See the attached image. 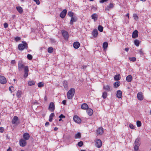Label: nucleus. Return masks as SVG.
Instances as JSON below:
<instances>
[{
  "mask_svg": "<svg viewBox=\"0 0 151 151\" xmlns=\"http://www.w3.org/2000/svg\"><path fill=\"white\" fill-rule=\"evenodd\" d=\"M24 68V76L26 78L28 76L29 72V68L28 66H24V65L21 62H19L18 63V69L19 71H22Z\"/></svg>",
  "mask_w": 151,
  "mask_h": 151,
  "instance_id": "f257e3e1",
  "label": "nucleus"
},
{
  "mask_svg": "<svg viewBox=\"0 0 151 151\" xmlns=\"http://www.w3.org/2000/svg\"><path fill=\"white\" fill-rule=\"evenodd\" d=\"M75 90L73 88H71L67 92V95L68 99H72L74 95Z\"/></svg>",
  "mask_w": 151,
  "mask_h": 151,
  "instance_id": "f03ea898",
  "label": "nucleus"
},
{
  "mask_svg": "<svg viewBox=\"0 0 151 151\" xmlns=\"http://www.w3.org/2000/svg\"><path fill=\"white\" fill-rule=\"evenodd\" d=\"M23 44H20L18 45V48L19 50H22L26 48L27 49V44L24 41L22 42Z\"/></svg>",
  "mask_w": 151,
  "mask_h": 151,
  "instance_id": "7ed1b4c3",
  "label": "nucleus"
},
{
  "mask_svg": "<svg viewBox=\"0 0 151 151\" xmlns=\"http://www.w3.org/2000/svg\"><path fill=\"white\" fill-rule=\"evenodd\" d=\"M55 109V105L54 103L53 102H51L49 104L48 110L51 112H53Z\"/></svg>",
  "mask_w": 151,
  "mask_h": 151,
  "instance_id": "20e7f679",
  "label": "nucleus"
},
{
  "mask_svg": "<svg viewBox=\"0 0 151 151\" xmlns=\"http://www.w3.org/2000/svg\"><path fill=\"white\" fill-rule=\"evenodd\" d=\"M95 145L98 148H100L102 145V142L100 139H97L95 140Z\"/></svg>",
  "mask_w": 151,
  "mask_h": 151,
  "instance_id": "39448f33",
  "label": "nucleus"
},
{
  "mask_svg": "<svg viewBox=\"0 0 151 151\" xmlns=\"http://www.w3.org/2000/svg\"><path fill=\"white\" fill-rule=\"evenodd\" d=\"M62 35L65 40H68V38L69 35L68 33L65 30L62 31Z\"/></svg>",
  "mask_w": 151,
  "mask_h": 151,
  "instance_id": "423d86ee",
  "label": "nucleus"
},
{
  "mask_svg": "<svg viewBox=\"0 0 151 151\" xmlns=\"http://www.w3.org/2000/svg\"><path fill=\"white\" fill-rule=\"evenodd\" d=\"M6 82V78L4 76H0V83L4 84Z\"/></svg>",
  "mask_w": 151,
  "mask_h": 151,
  "instance_id": "0eeeda50",
  "label": "nucleus"
},
{
  "mask_svg": "<svg viewBox=\"0 0 151 151\" xmlns=\"http://www.w3.org/2000/svg\"><path fill=\"white\" fill-rule=\"evenodd\" d=\"M67 10L65 9H64L60 14V17L62 18H64L65 17L67 13Z\"/></svg>",
  "mask_w": 151,
  "mask_h": 151,
  "instance_id": "6e6552de",
  "label": "nucleus"
},
{
  "mask_svg": "<svg viewBox=\"0 0 151 151\" xmlns=\"http://www.w3.org/2000/svg\"><path fill=\"white\" fill-rule=\"evenodd\" d=\"M114 5L113 3H110L105 8V10L106 11H109L111 9L113 8Z\"/></svg>",
  "mask_w": 151,
  "mask_h": 151,
  "instance_id": "1a4fd4ad",
  "label": "nucleus"
},
{
  "mask_svg": "<svg viewBox=\"0 0 151 151\" xmlns=\"http://www.w3.org/2000/svg\"><path fill=\"white\" fill-rule=\"evenodd\" d=\"M73 120L75 122L78 124L80 123L81 122V119L77 116H74Z\"/></svg>",
  "mask_w": 151,
  "mask_h": 151,
  "instance_id": "9d476101",
  "label": "nucleus"
},
{
  "mask_svg": "<svg viewBox=\"0 0 151 151\" xmlns=\"http://www.w3.org/2000/svg\"><path fill=\"white\" fill-rule=\"evenodd\" d=\"M26 141L22 139L19 141V144L20 146L24 147L26 145Z\"/></svg>",
  "mask_w": 151,
  "mask_h": 151,
  "instance_id": "9b49d317",
  "label": "nucleus"
},
{
  "mask_svg": "<svg viewBox=\"0 0 151 151\" xmlns=\"http://www.w3.org/2000/svg\"><path fill=\"white\" fill-rule=\"evenodd\" d=\"M138 31L135 30L132 33V37L133 38H135L138 37Z\"/></svg>",
  "mask_w": 151,
  "mask_h": 151,
  "instance_id": "f8f14e48",
  "label": "nucleus"
},
{
  "mask_svg": "<svg viewBox=\"0 0 151 151\" xmlns=\"http://www.w3.org/2000/svg\"><path fill=\"white\" fill-rule=\"evenodd\" d=\"M91 18L93 19L94 22H96L98 19V15L94 13L91 15Z\"/></svg>",
  "mask_w": 151,
  "mask_h": 151,
  "instance_id": "ddd939ff",
  "label": "nucleus"
},
{
  "mask_svg": "<svg viewBox=\"0 0 151 151\" xmlns=\"http://www.w3.org/2000/svg\"><path fill=\"white\" fill-rule=\"evenodd\" d=\"M104 132L103 129L102 128H99L97 131V133L98 134L101 135Z\"/></svg>",
  "mask_w": 151,
  "mask_h": 151,
  "instance_id": "4468645a",
  "label": "nucleus"
},
{
  "mask_svg": "<svg viewBox=\"0 0 151 151\" xmlns=\"http://www.w3.org/2000/svg\"><path fill=\"white\" fill-rule=\"evenodd\" d=\"M24 138L25 140H28L29 139V135L28 133H25L23 135Z\"/></svg>",
  "mask_w": 151,
  "mask_h": 151,
  "instance_id": "2eb2a0df",
  "label": "nucleus"
},
{
  "mask_svg": "<svg viewBox=\"0 0 151 151\" xmlns=\"http://www.w3.org/2000/svg\"><path fill=\"white\" fill-rule=\"evenodd\" d=\"M77 20V18L75 17H71V19L70 22V24L71 25L73 24V23L76 22Z\"/></svg>",
  "mask_w": 151,
  "mask_h": 151,
  "instance_id": "dca6fc26",
  "label": "nucleus"
},
{
  "mask_svg": "<svg viewBox=\"0 0 151 151\" xmlns=\"http://www.w3.org/2000/svg\"><path fill=\"white\" fill-rule=\"evenodd\" d=\"M80 45V43L78 42H74L73 44V46L75 49L78 48Z\"/></svg>",
  "mask_w": 151,
  "mask_h": 151,
  "instance_id": "f3484780",
  "label": "nucleus"
},
{
  "mask_svg": "<svg viewBox=\"0 0 151 151\" xmlns=\"http://www.w3.org/2000/svg\"><path fill=\"white\" fill-rule=\"evenodd\" d=\"M18 117L16 116H14L12 121V123L13 124H15L16 123L17 121L18 120Z\"/></svg>",
  "mask_w": 151,
  "mask_h": 151,
  "instance_id": "a211bd4d",
  "label": "nucleus"
},
{
  "mask_svg": "<svg viewBox=\"0 0 151 151\" xmlns=\"http://www.w3.org/2000/svg\"><path fill=\"white\" fill-rule=\"evenodd\" d=\"M86 111L88 114L90 116H91L93 113V110L90 108H88L86 109Z\"/></svg>",
  "mask_w": 151,
  "mask_h": 151,
  "instance_id": "6ab92c4d",
  "label": "nucleus"
},
{
  "mask_svg": "<svg viewBox=\"0 0 151 151\" xmlns=\"http://www.w3.org/2000/svg\"><path fill=\"white\" fill-rule=\"evenodd\" d=\"M81 108L83 109H87L88 108V105L86 103L83 104L81 105Z\"/></svg>",
  "mask_w": 151,
  "mask_h": 151,
  "instance_id": "aec40b11",
  "label": "nucleus"
},
{
  "mask_svg": "<svg viewBox=\"0 0 151 151\" xmlns=\"http://www.w3.org/2000/svg\"><path fill=\"white\" fill-rule=\"evenodd\" d=\"M98 34V31L97 29H93V35L94 37H96L97 36Z\"/></svg>",
  "mask_w": 151,
  "mask_h": 151,
  "instance_id": "412c9836",
  "label": "nucleus"
},
{
  "mask_svg": "<svg viewBox=\"0 0 151 151\" xmlns=\"http://www.w3.org/2000/svg\"><path fill=\"white\" fill-rule=\"evenodd\" d=\"M122 95V92L120 90H118L117 91L116 96L118 98L121 97Z\"/></svg>",
  "mask_w": 151,
  "mask_h": 151,
  "instance_id": "4be33fe9",
  "label": "nucleus"
},
{
  "mask_svg": "<svg viewBox=\"0 0 151 151\" xmlns=\"http://www.w3.org/2000/svg\"><path fill=\"white\" fill-rule=\"evenodd\" d=\"M140 138H137L135 141V145H140Z\"/></svg>",
  "mask_w": 151,
  "mask_h": 151,
  "instance_id": "5701e85b",
  "label": "nucleus"
},
{
  "mask_svg": "<svg viewBox=\"0 0 151 151\" xmlns=\"http://www.w3.org/2000/svg\"><path fill=\"white\" fill-rule=\"evenodd\" d=\"M126 80L127 82H131L132 80V77L131 75H129L126 78Z\"/></svg>",
  "mask_w": 151,
  "mask_h": 151,
  "instance_id": "b1692460",
  "label": "nucleus"
},
{
  "mask_svg": "<svg viewBox=\"0 0 151 151\" xmlns=\"http://www.w3.org/2000/svg\"><path fill=\"white\" fill-rule=\"evenodd\" d=\"M55 116L54 113H52L50 115L49 119V121L50 122H51L53 119L52 117Z\"/></svg>",
  "mask_w": 151,
  "mask_h": 151,
  "instance_id": "393cba45",
  "label": "nucleus"
},
{
  "mask_svg": "<svg viewBox=\"0 0 151 151\" xmlns=\"http://www.w3.org/2000/svg\"><path fill=\"white\" fill-rule=\"evenodd\" d=\"M16 9L19 13L21 14L22 13V9L21 6L16 7Z\"/></svg>",
  "mask_w": 151,
  "mask_h": 151,
  "instance_id": "a878e982",
  "label": "nucleus"
},
{
  "mask_svg": "<svg viewBox=\"0 0 151 151\" xmlns=\"http://www.w3.org/2000/svg\"><path fill=\"white\" fill-rule=\"evenodd\" d=\"M63 84L65 89H67L68 88V83L67 81H64L63 82Z\"/></svg>",
  "mask_w": 151,
  "mask_h": 151,
  "instance_id": "bb28decb",
  "label": "nucleus"
},
{
  "mask_svg": "<svg viewBox=\"0 0 151 151\" xmlns=\"http://www.w3.org/2000/svg\"><path fill=\"white\" fill-rule=\"evenodd\" d=\"M74 137L75 139H80L81 137V134L80 132H78L75 135Z\"/></svg>",
  "mask_w": 151,
  "mask_h": 151,
  "instance_id": "cd10ccee",
  "label": "nucleus"
},
{
  "mask_svg": "<svg viewBox=\"0 0 151 151\" xmlns=\"http://www.w3.org/2000/svg\"><path fill=\"white\" fill-rule=\"evenodd\" d=\"M137 97L138 100H142V92H139L137 95Z\"/></svg>",
  "mask_w": 151,
  "mask_h": 151,
  "instance_id": "c85d7f7f",
  "label": "nucleus"
},
{
  "mask_svg": "<svg viewBox=\"0 0 151 151\" xmlns=\"http://www.w3.org/2000/svg\"><path fill=\"white\" fill-rule=\"evenodd\" d=\"M120 84V83L119 81L116 82L114 84V85L115 87L117 88L119 86Z\"/></svg>",
  "mask_w": 151,
  "mask_h": 151,
  "instance_id": "c756f323",
  "label": "nucleus"
},
{
  "mask_svg": "<svg viewBox=\"0 0 151 151\" xmlns=\"http://www.w3.org/2000/svg\"><path fill=\"white\" fill-rule=\"evenodd\" d=\"M103 89H104L106 91H110V87L108 85H106V86H104L103 87Z\"/></svg>",
  "mask_w": 151,
  "mask_h": 151,
  "instance_id": "7c9ffc66",
  "label": "nucleus"
},
{
  "mask_svg": "<svg viewBox=\"0 0 151 151\" xmlns=\"http://www.w3.org/2000/svg\"><path fill=\"white\" fill-rule=\"evenodd\" d=\"M108 46V44L107 42H104L103 44V47L104 49H106Z\"/></svg>",
  "mask_w": 151,
  "mask_h": 151,
  "instance_id": "2f4dec72",
  "label": "nucleus"
},
{
  "mask_svg": "<svg viewBox=\"0 0 151 151\" xmlns=\"http://www.w3.org/2000/svg\"><path fill=\"white\" fill-rule=\"evenodd\" d=\"M22 93V92L21 91L19 90L17 92L16 94L17 97L19 98L21 96Z\"/></svg>",
  "mask_w": 151,
  "mask_h": 151,
  "instance_id": "473e14b6",
  "label": "nucleus"
},
{
  "mask_svg": "<svg viewBox=\"0 0 151 151\" xmlns=\"http://www.w3.org/2000/svg\"><path fill=\"white\" fill-rule=\"evenodd\" d=\"M134 45L137 46H138L139 44V41L138 40H135L134 41Z\"/></svg>",
  "mask_w": 151,
  "mask_h": 151,
  "instance_id": "72a5a7b5",
  "label": "nucleus"
},
{
  "mask_svg": "<svg viewBox=\"0 0 151 151\" xmlns=\"http://www.w3.org/2000/svg\"><path fill=\"white\" fill-rule=\"evenodd\" d=\"M120 75L119 74L116 75L114 77V79L115 80L118 81L120 79Z\"/></svg>",
  "mask_w": 151,
  "mask_h": 151,
  "instance_id": "f704fd0d",
  "label": "nucleus"
},
{
  "mask_svg": "<svg viewBox=\"0 0 151 151\" xmlns=\"http://www.w3.org/2000/svg\"><path fill=\"white\" fill-rule=\"evenodd\" d=\"M28 84L29 86H32L34 85L35 84V82L34 81H29L28 82Z\"/></svg>",
  "mask_w": 151,
  "mask_h": 151,
  "instance_id": "c9c22d12",
  "label": "nucleus"
},
{
  "mask_svg": "<svg viewBox=\"0 0 151 151\" xmlns=\"http://www.w3.org/2000/svg\"><path fill=\"white\" fill-rule=\"evenodd\" d=\"M48 52L49 53H51L53 51V48L52 47H49L47 50Z\"/></svg>",
  "mask_w": 151,
  "mask_h": 151,
  "instance_id": "e433bc0d",
  "label": "nucleus"
},
{
  "mask_svg": "<svg viewBox=\"0 0 151 151\" xmlns=\"http://www.w3.org/2000/svg\"><path fill=\"white\" fill-rule=\"evenodd\" d=\"M98 29L100 32H102L103 30V27L100 25H99L98 27Z\"/></svg>",
  "mask_w": 151,
  "mask_h": 151,
  "instance_id": "4c0bfd02",
  "label": "nucleus"
},
{
  "mask_svg": "<svg viewBox=\"0 0 151 151\" xmlns=\"http://www.w3.org/2000/svg\"><path fill=\"white\" fill-rule=\"evenodd\" d=\"M38 86L39 87H42L44 86V83L42 82H40L38 83Z\"/></svg>",
  "mask_w": 151,
  "mask_h": 151,
  "instance_id": "58836bf2",
  "label": "nucleus"
},
{
  "mask_svg": "<svg viewBox=\"0 0 151 151\" xmlns=\"http://www.w3.org/2000/svg\"><path fill=\"white\" fill-rule=\"evenodd\" d=\"M74 13L71 12H69L68 13V15L71 17H73Z\"/></svg>",
  "mask_w": 151,
  "mask_h": 151,
  "instance_id": "ea45409f",
  "label": "nucleus"
},
{
  "mask_svg": "<svg viewBox=\"0 0 151 151\" xmlns=\"http://www.w3.org/2000/svg\"><path fill=\"white\" fill-rule=\"evenodd\" d=\"M107 96V93L106 92H104L102 95V97L104 99L106 98Z\"/></svg>",
  "mask_w": 151,
  "mask_h": 151,
  "instance_id": "a19ab883",
  "label": "nucleus"
},
{
  "mask_svg": "<svg viewBox=\"0 0 151 151\" xmlns=\"http://www.w3.org/2000/svg\"><path fill=\"white\" fill-rule=\"evenodd\" d=\"M137 125L138 127H140L141 125V122L139 121H137Z\"/></svg>",
  "mask_w": 151,
  "mask_h": 151,
  "instance_id": "79ce46f5",
  "label": "nucleus"
},
{
  "mask_svg": "<svg viewBox=\"0 0 151 151\" xmlns=\"http://www.w3.org/2000/svg\"><path fill=\"white\" fill-rule=\"evenodd\" d=\"M129 60L130 61L134 62L136 60V58L135 57H131L129 58Z\"/></svg>",
  "mask_w": 151,
  "mask_h": 151,
  "instance_id": "37998d69",
  "label": "nucleus"
},
{
  "mask_svg": "<svg viewBox=\"0 0 151 151\" xmlns=\"http://www.w3.org/2000/svg\"><path fill=\"white\" fill-rule=\"evenodd\" d=\"M27 58L29 60H31L32 59V56L31 55L28 54L27 55Z\"/></svg>",
  "mask_w": 151,
  "mask_h": 151,
  "instance_id": "c03bdc74",
  "label": "nucleus"
},
{
  "mask_svg": "<svg viewBox=\"0 0 151 151\" xmlns=\"http://www.w3.org/2000/svg\"><path fill=\"white\" fill-rule=\"evenodd\" d=\"M83 144V142L82 141H81L79 142L78 143V145L80 147L82 146Z\"/></svg>",
  "mask_w": 151,
  "mask_h": 151,
  "instance_id": "a18cd8bd",
  "label": "nucleus"
},
{
  "mask_svg": "<svg viewBox=\"0 0 151 151\" xmlns=\"http://www.w3.org/2000/svg\"><path fill=\"white\" fill-rule=\"evenodd\" d=\"M9 90L11 91V92L12 93V91H14V88L13 86H11L9 87Z\"/></svg>",
  "mask_w": 151,
  "mask_h": 151,
  "instance_id": "49530a36",
  "label": "nucleus"
},
{
  "mask_svg": "<svg viewBox=\"0 0 151 151\" xmlns=\"http://www.w3.org/2000/svg\"><path fill=\"white\" fill-rule=\"evenodd\" d=\"M139 145H135L134 147V150L135 151H137L138 149L139 146Z\"/></svg>",
  "mask_w": 151,
  "mask_h": 151,
  "instance_id": "de8ad7c7",
  "label": "nucleus"
},
{
  "mask_svg": "<svg viewBox=\"0 0 151 151\" xmlns=\"http://www.w3.org/2000/svg\"><path fill=\"white\" fill-rule=\"evenodd\" d=\"M133 17H134V19L136 20H137L138 19V17L136 14H133Z\"/></svg>",
  "mask_w": 151,
  "mask_h": 151,
  "instance_id": "09e8293b",
  "label": "nucleus"
},
{
  "mask_svg": "<svg viewBox=\"0 0 151 151\" xmlns=\"http://www.w3.org/2000/svg\"><path fill=\"white\" fill-rule=\"evenodd\" d=\"M20 39L21 38L20 37H17L15 38L14 40L16 42H18L19 40H20Z\"/></svg>",
  "mask_w": 151,
  "mask_h": 151,
  "instance_id": "8fccbe9b",
  "label": "nucleus"
},
{
  "mask_svg": "<svg viewBox=\"0 0 151 151\" xmlns=\"http://www.w3.org/2000/svg\"><path fill=\"white\" fill-rule=\"evenodd\" d=\"M129 127L130 128L132 129H134V127L133 125L132 124H130L129 125Z\"/></svg>",
  "mask_w": 151,
  "mask_h": 151,
  "instance_id": "3c124183",
  "label": "nucleus"
},
{
  "mask_svg": "<svg viewBox=\"0 0 151 151\" xmlns=\"http://www.w3.org/2000/svg\"><path fill=\"white\" fill-rule=\"evenodd\" d=\"M33 0L34 1L36 2V4L37 5H39L40 3V2L39 0Z\"/></svg>",
  "mask_w": 151,
  "mask_h": 151,
  "instance_id": "603ef678",
  "label": "nucleus"
},
{
  "mask_svg": "<svg viewBox=\"0 0 151 151\" xmlns=\"http://www.w3.org/2000/svg\"><path fill=\"white\" fill-rule=\"evenodd\" d=\"M4 131V128L3 127H0V132H3Z\"/></svg>",
  "mask_w": 151,
  "mask_h": 151,
  "instance_id": "864d4df0",
  "label": "nucleus"
},
{
  "mask_svg": "<svg viewBox=\"0 0 151 151\" xmlns=\"http://www.w3.org/2000/svg\"><path fill=\"white\" fill-rule=\"evenodd\" d=\"M108 1V0H101L99 1V2L101 3H103L105 2H106Z\"/></svg>",
  "mask_w": 151,
  "mask_h": 151,
  "instance_id": "5fc2aeb1",
  "label": "nucleus"
},
{
  "mask_svg": "<svg viewBox=\"0 0 151 151\" xmlns=\"http://www.w3.org/2000/svg\"><path fill=\"white\" fill-rule=\"evenodd\" d=\"M60 119L63 118H65V116L62 114H61L59 117Z\"/></svg>",
  "mask_w": 151,
  "mask_h": 151,
  "instance_id": "6e6d98bb",
  "label": "nucleus"
},
{
  "mask_svg": "<svg viewBox=\"0 0 151 151\" xmlns=\"http://www.w3.org/2000/svg\"><path fill=\"white\" fill-rule=\"evenodd\" d=\"M4 27L5 28H6L7 27H8V24L7 23H5L4 24Z\"/></svg>",
  "mask_w": 151,
  "mask_h": 151,
  "instance_id": "4d7b16f0",
  "label": "nucleus"
},
{
  "mask_svg": "<svg viewBox=\"0 0 151 151\" xmlns=\"http://www.w3.org/2000/svg\"><path fill=\"white\" fill-rule=\"evenodd\" d=\"M16 62L14 60H13L12 61H11V63L12 64H15Z\"/></svg>",
  "mask_w": 151,
  "mask_h": 151,
  "instance_id": "13d9d810",
  "label": "nucleus"
},
{
  "mask_svg": "<svg viewBox=\"0 0 151 151\" xmlns=\"http://www.w3.org/2000/svg\"><path fill=\"white\" fill-rule=\"evenodd\" d=\"M62 103L64 105H65L66 104V101L64 100L62 101Z\"/></svg>",
  "mask_w": 151,
  "mask_h": 151,
  "instance_id": "bf43d9fd",
  "label": "nucleus"
},
{
  "mask_svg": "<svg viewBox=\"0 0 151 151\" xmlns=\"http://www.w3.org/2000/svg\"><path fill=\"white\" fill-rule=\"evenodd\" d=\"M49 125V122H46V123H45V126H46V127H47V126L48 125Z\"/></svg>",
  "mask_w": 151,
  "mask_h": 151,
  "instance_id": "052dcab7",
  "label": "nucleus"
},
{
  "mask_svg": "<svg viewBox=\"0 0 151 151\" xmlns=\"http://www.w3.org/2000/svg\"><path fill=\"white\" fill-rule=\"evenodd\" d=\"M129 49L128 48H125L124 50L125 51L128 52L129 50Z\"/></svg>",
  "mask_w": 151,
  "mask_h": 151,
  "instance_id": "680f3d73",
  "label": "nucleus"
},
{
  "mask_svg": "<svg viewBox=\"0 0 151 151\" xmlns=\"http://www.w3.org/2000/svg\"><path fill=\"white\" fill-rule=\"evenodd\" d=\"M86 68V66H83L82 67V68L83 69H85Z\"/></svg>",
  "mask_w": 151,
  "mask_h": 151,
  "instance_id": "e2e57ef3",
  "label": "nucleus"
},
{
  "mask_svg": "<svg viewBox=\"0 0 151 151\" xmlns=\"http://www.w3.org/2000/svg\"><path fill=\"white\" fill-rule=\"evenodd\" d=\"M44 100L45 101H46L47 100V97L46 96H45L44 97Z\"/></svg>",
  "mask_w": 151,
  "mask_h": 151,
  "instance_id": "0e129e2a",
  "label": "nucleus"
},
{
  "mask_svg": "<svg viewBox=\"0 0 151 151\" xmlns=\"http://www.w3.org/2000/svg\"><path fill=\"white\" fill-rule=\"evenodd\" d=\"M7 151H12V149L10 147H9L7 150Z\"/></svg>",
  "mask_w": 151,
  "mask_h": 151,
  "instance_id": "69168bd1",
  "label": "nucleus"
},
{
  "mask_svg": "<svg viewBox=\"0 0 151 151\" xmlns=\"http://www.w3.org/2000/svg\"><path fill=\"white\" fill-rule=\"evenodd\" d=\"M58 128L56 127H55L54 128V130L55 131H56L57 130H58Z\"/></svg>",
  "mask_w": 151,
  "mask_h": 151,
  "instance_id": "338daca9",
  "label": "nucleus"
},
{
  "mask_svg": "<svg viewBox=\"0 0 151 151\" xmlns=\"http://www.w3.org/2000/svg\"><path fill=\"white\" fill-rule=\"evenodd\" d=\"M129 13L127 14L126 15V16L128 17V18H129Z\"/></svg>",
  "mask_w": 151,
  "mask_h": 151,
  "instance_id": "774afa93",
  "label": "nucleus"
}]
</instances>
